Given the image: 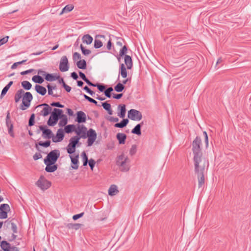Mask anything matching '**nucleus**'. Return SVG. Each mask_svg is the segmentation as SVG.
I'll use <instances>...</instances> for the list:
<instances>
[{"label":"nucleus","mask_w":251,"mask_h":251,"mask_svg":"<svg viewBox=\"0 0 251 251\" xmlns=\"http://www.w3.org/2000/svg\"><path fill=\"white\" fill-rule=\"evenodd\" d=\"M87 129L86 127L83 125H78L77 127H75V132L78 137L80 138H86L87 133Z\"/></svg>","instance_id":"9b49d317"},{"label":"nucleus","mask_w":251,"mask_h":251,"mask_svg":"<svg viewBox=\"0 0 251 251\" xmlns=\"http://www.w3.org/2000/svg\"><path fill=\"white\" fill-rule=\"evenodd\" d=\"M128 117L133 121H140L142 118L141 112L135 109H130L128 112Z\"/></svg>","instance_id":"9d476101"},{"label":"nucleus","mask_w":251,"mask_h":251,"mask_svg":"<svg viewBox=\"0 0 251 251\" xmlns=\"http://www.w3.org/2000/svg\"><path fill=\"white\" fill-rule=\"evenodd\" d=\"M50 105L52 106H56L60 108L64 107V105L60 104L59 102H52L50 104Z\"/></svg>","instance_id":"bf43d9fd"},{"label":"nucleus","mask_w":251,"mask_h":251,"mask_svg":"<svg viewBox=\"0 0 251 251\" xmlns=\"http://www.w3.org/2000/svg\"><path fill=\"white\" fill-rule=\"evenodd\" d=\"M64 136L63 131L61 129H59L57 131L56 136H52V141L55 143L61 142L63 139Z\"/></svg>","instance_id":"2eb2a0df"},{"label":"nucleus","mask_w":251,"mask_h":251,"mask_svg":"<svg viewBox=\"0 0 251 251\" xmlns=\"http://www.w3.org/2000/svg\"><path fill=\"white\" fill-rule=\"evenodd\" d=\"M35 88L36 91L38 93L41 94L42 96H44L46 94L47 90H46V88H45L44 87H43L41 85H36Z\"/></svg>","instance_id":"5701e85b"},{"label":"nucleus","mask_w":251,"mask_h":251,"mask_svg":"<svg viewBox=\"0 0 251 251\" xmlns=\"http://www.w3.org/2000/svg\"><path fill=\"white\" fill-rule=\"evenodd\" d=\"M86 136L88 137L87 146L90 147L93 145L97 139V133L95 130L90 128L88 130Z\"/></svg>","instance_id":"1a4fd4ad"},{"label":"nucleus","mask_w":251,"mask_h":251,"mask_svg":"<svg viewBox=\"0 0 251 251\" xmlns=\"http://www.w3.org/2000/svg\"><path fill=\"white\" fill-rule=\"evenodd\" d=\"M201 143V139L198 137H197L193 141L192 143V151L194 155L202 154L200 148Z\"/></svg>","instance_id":"6e6552de"},{"label":"nucleus","mask_w":251,"mask_h":251,"mask_svg":"<svg viewBox=\"0 0 251 251\" xmlns=\"http://www.w3.org/2000/svg\"><path fill=\"white\" fill-rule=\"evenodd\" d=\"M50 141H47L45 142H40L39 143V145L40 146H42V147H46V148L50 146Z\"/></svg>","instance_id":"8fccbe9b"},{"label":"nucleus","mask_w":251,"mask_h":251,"mask_svg":"<svg viewBox=\"0 0 251 251\" xmlns=\"http://www.w3.org/2000/svg\"><path fill=\"white\" fill-rule=\"evenodd\" d=\"M120 74L123 78H126L127 76L126 69L124 64L120 65Z\"/></svg>","instance_id":"473e14b6"},{"label":"nucleus","mask_w":251,"mask_h":251,"mask_svg":"<svg viewBox=\"0 0 251 251\" xmlns=\"http://www.w3.org/2000/svg\"><path fill=\"white\" fill-rule=\"evenodd\" d=\"M13 81H10L4 88L3 89H2V91H1V95H0V97H3V96L5 95L7 92L8 91V90H9V89L10 88V87H11V86L13 84Z\"/></svg>","instance_id":"7c9ffc66"},{"label":"nucleus","mask_w":251,"mask_h":251,"mask_svg":"<svg viewBox=\"0 0 251 251\" xmlns=\"http://www.w3.org/2000/svg\"><path fill=\"white\" fill-rule=\"evenodd\" d=\"M102 106H103V108L106 110H110V108H111L110 104L107 102L102 103Z\"/></svg>","instance_id":"6e6d98bb"},{"label":"nucleus","mask_w":251,"mask_h":251,"mask_svg":"<svg viewBox=\"0 0 251 251\" xmlns=\"http://www.w3.org/2000/svg\"><path fill=\"white\" fill-rule=\"evenodd\" d=\"M32 99V95L30 92L25 93L22 100L23 105H21L20 108L22 110L26 109L30 106Z\"/></svg>","instance_id":"0eeeda50"},{"label":"nucleus","mask_w":251,"mask_h":251,"mask_svg":"<svg viewBox=\"0 0 251 251\" xmlns=\"http://www.w3.org/2000/svg\"><path fill=\"white\" fill-rule=\"evenodd\" d=\"M118 109L120 110V112L118 113V116L124 118L125 117L126 112V105L125 104H120L118 106Z\"/></svg>","instance_id":"aec40b11"},{"label":"nucleus","mask_w":251,"mask_h":251,"mask_svg":"<svg viewBox=\"0 0 251 251\" xmlns=\"http://www.w3.org/2000/svg\"><path fill=\"white\" fill-rule=\"evenodd\" d=\"M86 120V116L84 112L81 111L77 112L76 121L78 123H85Z\"/></svg>","instance_id":"dca6fc26"},{"label":"nucleus","mask_w":251,"mask_h":251,"mask_svg":"<svg viewBox=\"0 0 251 251\" xmlns=\"http://www.w3.org/2000/svg\"><path fill=\"white\" fill-rule=\"evenodd\" d=\"M83 215H84V212H82V213H81L80 214H78L75 215L73 216V219L74 220H76L82 217L83 216Z\"/></svg>","instance_id":"13d9d810"},{"label":"nucleus","mask_w":251,"mask_h":251,"mask_svg":"<svg viewBox=\"0 0 251 251\" xmlns=\"http://www.w3.org/2000/svg\"><path fill=\"white\" fill-rule=\"evenodd\" d=\"M75 126L74 125H67L65 127L64 130L67 133H71L72 131L75 132Z\"/></svg>","instance_id":"72a5a7b5"},{"label":"nucleus","mask_w":251,"mask_h":251,"mask_svg":"<svg viewBox=\"0 0 251 251\" xmlns=\"http://www.w3.org/2000/svg\"><path fill=\"white\" fill-rule=\"evenodd\" d=\"M80 137L77 136H74L69 140V143L67 147V151L68 153L72 154L75 151L76 145L79 142Z\"/></svg>","instance_id":"423d86ee"},{"label":"nucleus","mask_w":251,"mask_h":251,"mask_svg":"<svg viewBox=\"0 0 251 251\" xmlns=\"http://www.w3.org/2000/svg\"><path fill=\"white\" fill-rule=\"evenodd\" d=\"M61 80H62V83L63 84V86L64 87V88H65V90L67 92H70V91L71 90V87L68 85H67V84H66V83H65V82L63 80V78H61Z\"/></svg>","instance_id":"de8ad7c7"},{"label":"nucleus","mask_w":251,"mask_h":251,"mask_svg":"<svg viewBox=\"0 0 251 251\" xmlns=\"http://www.w3.org/2000/svg\"><path fill=\"white\" fill-rule=\"evenodd\" d=\"M7 217V212L0 209V219H4Z\"/></svg>","instance_id":"c03bdc74"},{"label":"nucleus","mask_w":251,"mask_h":251,"mask_svg":"<svg viewBox=\"0 0 251 251\" xmlns=\"http://www.w3.org/2000/svg\"><path fill=\"white\" fill-rule=\"evenodd\" d=\"M8 38H9L8 36H5V37H3V38L0 39V46H2L3 44L7 43L8 41Z\"/></svg>","instance_id":"603ef678"},{"label":"nucleus","mask_w":251,"mask_h":251,"mask_svg":"<svg viewBox=\"0 0 251 251\" xmlns=\"http://www.w3.org/2000/svg\"><path fill=\"white\" fill-rule=\"evenodd\" d=\"M6 125L8 128V133L11 137H14V134L13 132V125L11 120H6Z\"/></svg>","instance_id":"f3484780"},{"label":"nucleus","mask_w":251,"mask_h":251,"mask_svg":"<svg viewBox=\"0 0 251 251\" xmlns=\"http://www.w3.org/2000/svg\"><path fill=\"white\" fill-rule=\"evenodd\" d=\"M83 96H84V98L86 100H88L89 102L93 103L95 104H97V101L96 100H94L93 99L88 97V96H87L85 94H84Z\"/></svg>","instance_id":"49530a36"},{"label":"nucleus","mask_w":251,"mask_h":251,"mask_svg":"<svg viewBox=\"0 0 251 251\" xmlns=\"http://www.w3.org/2000/svg\"><path fill=\"white\" fill-rule=\"evenodd\" d=\"M60 156V151L59 150H54L51 151L44 159V163H50V164H54L57 159Z\"/></svg>","instance_id":"39448f33"},{"label":"nucleus","mask_w":251,"mask_h":251,"mask_svg":"<svg viewBox=\"0 0 251 251\" xmlns=\"http://www.w3.org/2000/svg\"><path fill=\"white\" fill-rule=\"evenodd\" d=\"M128 122L127 119H123L120 123L116 124L114 126L116 127L123 128L127 125Z\"/></svg>","instance_id":"cd10ccee"},{"label":"nucleus","mask_w":251,"mask_h":251,"mask_svg":"<svg viewBox=\"0 0 251 251\" xmlns=\"http://www.w3.org/2000/svg\"><path fill=\"white\" fill-rule=\"evenodd\" d=\"M96 86L97 87V88H98V89L101 92H102L105 89V87L103 85H102L100 84H96Z\"/></svg>","instance_id":"e2e57ef3"},{"label":"nucleus","mask_w":251,"mask_h":251,"mask_svg":"<svg viewBox=\"0 0 251 251\" xmlns=\"http://www.w3.org/2000/svg\"><path fill=\"white\" fill-rule=\"evenodd\" d=\"M127 49L126 46H124L122 49L120 50L119 55L120 57L124 55L127 52Z\"/></svg>","instance_id":"37998d69"},{"label":"nucleus","mask_w":251,"mask_h":251,"mask_svg":"<svg viewBox=\"0 0 251 251\" xmlns=\"http://www.w3.org/2000/svg\"><path fill=\"white\" fill-rule=\"evenodd\" d=\"M27 60H24L20 62L14 63L11 66L12 69H15L17 67L18 65L23 64Z\"/></svg>","instance_id":"09e8293b"},{"label":"nucleus","mask_w":251,"mask_h":251,"mask_svg":"<svg viewBox=\"0 0 251 251\" xmlns=\"http://www.w3.org/2000/svg\"><path fill=\"white\" fill-rule=\"evenodd\" d=\"M81 226V224H71L69 226V228H72L75 229H78Z\"/></svg>","instance_id":"5fc2aeb1"},{"label":"nucleus","mask_w":251,"mask_h":251,"mask_svg":"<svg viewBox=\"0 0 251 251\" xmlns=\"http://www.w3.org/2000/svg\"><path fill=\"white\" fill-rule=\"evenodd\" d=\"M36 185L42 191L48 189L51 185L50 181L47 180L43 176H40L39 179L35 183Z\"/></svg>","instance_id":"20e7f679"},{"label":"nucleus","mask_w":251,"mask_h":251,"mask_svg":"<svg viewBox=\"0 0 251 251\" xmlns=\"http://www.w3.org/2000/svg\"><path fill=\"white\" fill-rule=\"evenodd\" d=\"M116 163L122 172H127L130 168V159L127 155L124 153L117 157Z\"/></svg>","instance_id":"f03ea898"},{"label":"nucleus","mask_w":251,"mask_h":251,"mask_svg":"<svg viewBox=\"0 0 251 251\" xmlns=\"http://www.w3.org/2000/svg\"><path fill=\"white\" fill-rule=\"evenodd\" d=\"M117 138L120 144H124L126 138V136L124 133H118L116 135Z\"/></svg>","instance_id":"b1692460"},{"label":"nucleus","mask_w":251,"mask_h":251,"mask_svg":"<svg viewBox=\"0 0 251 251\" xmlns=\"http://www.w3.org/2000/svg\"><path fill=\"white\" fill-rule=\"evenodd\" d=\"M63 111L61 109L54 108L51 115L48 121V125L50 126H54L60 117Z\"/></svg>","instance_id":"7ed1b4c3"},{"label":"nucleus","mask_w":251,"mask_h":251,"mask_svg":"<svg viewBox=\"0 0 251 251\" xmlns=\"http://www.w3.org/2000/svg\"><path fill=\"white\" fill-rule=\"evenodd\" d=\"M74 8V6L72 5H67L62 10L60 15H62L64 13L69 12L71 11Z\"/></svg>","instance_id":"e433bc0d"},{"label":"nucleus","mask_w":251,"mask_h":251,"mask_svg":"<svg viewBox=\"0 0 251 251\" xmlns=\"http://www.w3.org/2000/svg\"><path fill=\"white\" fill-rule=\"evenodd\" d=\"M25 93V91L23 89H20L17 91L14 97L15 102H18L19 101L20 99L22 98H23Z\"/></svg>","instance_id":"4be33fe9"},{"label":"nucleus","mask_w":251,"mask_h":251,"mask_svg":"<svg viewBox=\"0 0 251 251\" xmlns=\"http://www.w3.org/2000/svg\"><path fill=\"white\" fill-rule=\"evenodd\" d=\"M118 192L117 187L115 185H112L108 190V194L111 196L116 195Z\"/></svg>","instance_id":"393cba45"},{"label":"nucleus","mask_w":251,"mask_h":251,"mask_svg":"<svg viewBox=\"0 0 251 251\" xmlns=\"http://www.w3.org/2000/svg\"><path fill=\"white\" fill-rule=\"evenodd\" d=\"M71 159V162L74 164L73 166H72V167L74 169H77L78 168V166L77 165V163L78 162V155L75 156L74 157H73L72 156H70Z\"/></svg>","instance_id":"a878e982"},{"label":"nucleus","mask_w":251,"mask_h":251,"mask_svg":"<svg viewBox=\"0 0 251 251\" xmlns=\"http://www.w3.org/2000/svg\"><path fill=\"white\" fill-rule=\"evenodd\" d=\"M193 161L195 171L198 178L199 187L200 188L204 184V174L209 166V162L202 154L194 155Z\"/></svg>","instance_id":"f257e3e1"},{"label":"nucleus","mask_w":251,"mask_h":251,"mask_svg":"<svg viewBox=\"0 0 251 251\" xmlns=\"http://www.w3.org/2000/svg\"><path fill=\"white\" fill-rule=\"evenodd\" d=\"M46 165L45 170L47 172L52 173L55 171L57 169V166L54 164H50V163H45Z\"/></svg>","instance_id":"a211bd4d"},{"label":"nucleus","mask_w":251,"mask_h":251,"mask_svg":"<svg viewBox=\"0 0 251 251\" xmlns=\"http://www.w3.org/2000/svg\"><path fill=\"white\" fill-rule=\"evenodd\" d=\"M99 38H104V35H98L96 36L94 41V47L96 49L100 48L102 46V43Z\"/></svg>","instance_id":"6ab92c4d"},{"label":"nucleus","mask_w":251,"mask_h":251,"mask_svg":"<svg viewBox=\"0 0 251 251\" xmlns=\"http://www.w3.org/2000/svg\"><path fill=\"white\" fill-rule=\"evenodd\" d=\"M34 118H35V116H34V114H32L30 118H29V122H28V125L29 126H32L34 125Z\"/></svg>","instance_id":"3c124183"},{"label":"nucleus","mask_w":251,"mask_h":251,"mask_svg":"<svg viewBox=\"0 0 251 251\" xmlns=\"http://www.w3.org/2000/svg\"><path fill=\"white\" fill-rule=\"evenodd\" d=\"M60 118H61V119L59 121V125L60 126H65L67 123V117L64 115H61Z\"/></svg>","instance_id":"4c0bfd02"},{"label":"nucleus","mask_w":251,"mask_h":251,"mask_svg":"<svg viewBox=\"0 0 251 251\" xmlns=\"http://www.w3.org/2000/svg\"><path fill=\"white\" fill-rule=\"evenodd\" d=\"M40 129L42 131V136L45 139L52 138L53 133L52 131L49 129L46 128L44 126H39Z\"/></svg>","instance_id":"4468645a"},{"label":"nucleus","mask_w":251,"mask_h":251,"mask_svg":"<svg viewBox=\"0 0 251 251\" xmlns=\"http://www.w3.org/2000/svg\"><path fill=\"white\" fill-rule=\"evenodd\" d=\"M0 209L2 211H5L7 212L10 210V207L8 204H2L0 206Z\"/></svg>","instance_id":"79ce46f5"},{"label":"nucleus","mask_w":251,"mask_h":251,"mask_svg":"<svg viewBox=\"0 0 251 251\" xmlns=\"http://www.w3.org/2000/svg\"><path fill=\"white\" fill-rule=\"evenodd\" d=\"M77 67L81 69H85L86 68V62L85 60H80L76 63Z\"/></svg>","instance_id":"2f4dec72"},{"label":"nucleus","mask_w":251,"mask_h":251,"mask_svg":"<svg viewBox=\"0 0 251 251\" xmlns=\"http://www.w3.org/2000/svg\"><path fill=\"white\" fill-rule=\"evenodd\" d=\"M123 96V94H114L113 96V98L115 99H120Z\"/></svg>","instance_id":"338daca9"},{"label":"nucleus","mask_w":251,"mask_h":251,"mask_svg":"<svg viewBox=\"0 0 251 251\" xmlns=\"http://www.w3.org/2000/svg\"><path fill=\"white\" fill-rule=\"evenodd\" d=\"M22 87L25 90H28L31 89L32 87L31 84L28 81L25 80L21 83Z\"/></svg>","instance_id":"f704fd0d"},{"label":"nucleus","mask_w":251,"mask_h":251,"mask_svg":"<svg viewBox=\"0 0 251 251\" xmlns=\"http://www.w3.org/2000/svg\"><path fill=\"white\" fill-rule=\"evenodd\" d=\"M80 49H81L82 53L85 55L89 54L91 52L90 50L85 49L84 48V47L82 46V45H80Z\"/></svg>","instance_id":"a18cd8bd"},{"label":"nucleus","mask_w":251,"mask_h":251,"mask_svg":"<svg viewBox=\"0 0 251 251\" xmlns=\"http://www.w3.org/2000/svg\"><path fill=\"white\" fill-rule=\"evenodd\" d=\"M32 71H33L32 69H29V70H26V71H25L22 72L21 73V75H26L27 74L31 73Z\"/></svg>","instance_id":"0e129e2a"},{"label":"nucleus","mask_w":251,"mask_h":251,"mask_svg":"<svg viewBox=\"0 0 251 251\" xmlns=\"http://www.w3.org/2000/svg\"><path fill=\"white\" fill-rule=\"evenodd\" d=\"M42 157V155L39 153H35L33 156V158L34 160H38Z\"/></svg>","instance_id":"680f3d73"},{"label":"nucleus","mask_w":251,"mask_h":251,"mask_svg":"<svg viewBox=\"0 0 251 251\" xmlns=\"http://www.w3.org/2000/svg\"><path fill=\"white\" fill-rule=\"evenodd\" d=\"M83 89L91 96H93L95 94V93L91 90L87 86H85Z\"/></svg>","instance_id":"052dcab7"},{"label":"nucleus","mask_w":251,"mask_h":251,"mask_svg":"<svg viewBox=\"0 0 251 251\" xmlns=\"http://www.w3.org/2000/svg\"><path fill=\"white\" fill-rule=\"evenodd\" d=\"M125 63L128 69H131L132 67V61L131 57L128 55H125Z\"/></svg>","instance_id":"412c9836"},{"label":"nucleus","mask_w":251,"mask_h":251,"mask_svg":"<svg viewBox=\"0 0 251 251\" xmlns=\"http://www.w3.org/2000/svg\"><path fill=\"white\" fill-rule=\"evenodd\" d=\"M58 77H56L54 76H53L52 74H47L46 75L45 79L47 81H52L55 80L57 79Z\"/></svg>","instance_id":"ea45409f"},{"label":"nucleus","mask_w":251,"mask_h":251,"mask_svg":"<svg viewBox=\"0 0 251 251\" xmlns=\"http://www.w3.org/2000/svg\"><path fill=\"white\" fill-rule=\"evenodd\" d=\"M141 125L140 124L136 125L135 127L132 130L131 133L140 135L141 134Z\"/></svg>","instance_id":"c756f323"},{"label":"nucleus","mask_w":251,"mask_h":251,"mask_svg":"<svg viewBox=\"0 0 251 251\" xmlns=\"http://www.w3.org/2000/svg\"><path fill=\"white\" fill-rule=\"evenodd\" d=\"M137 151V146L136 145H133L129 150V154L131 156L134 155Z\"/></svg>","instance_id":"a19ab883"},{"label":"nucleus","mask_w":251,"mask_h":251,"mask_svg":"<svg viewBox=\"0 0 251 251\" xmlns=\"http://www.w3.org/2000/svg\"><path fill=\"white\" fill-rule=\"evenodd\" d=\"M83 43H86L87 45L90 44L93 41V38L89 34L85 35L82 38Z\"/></svg>","instance_id":"bb28decb"},{"label":"nucleus","mask_w":251,"mask_h":251,"mask_svg":"<svg viewBox=\"0 0 251 251\" xmlns=\"http://www.w3.org/2000/svg\"><path fill=\"white\" fill-rule=\"evenodd\" d=\"M11 228L14 233L17 232V226L14 223H11Z\"/></svg>","instance_id":"69168bd1"},{"label":"nucleus","mask_w":251,"mask_h":251,"mask_svg":"<svg viewBox=\"0 0 251 251\" xmlns=\"http://www.w3.org/2000/svg\"><path fill=\"white\" fill-rule=\"evenodd\" d=\"M95 161L94 160L92 159H90L89 161V165L91 168V169L92 170H93V168L95 166Z\"/></svg>","instance_id":"4d7b16f0"},{"label":"nucleus","mask_w":251,"mask_h":251,"mask_svg":"<svg viewBox=\"0 0 251 251\" xmlns=\"http://www.w3.org/2000/svg\"><path fill=\"white\" fill-rule=\"evenodd\" d=\"M124 88L125 87L123 84L121 83H118L114 87V90L117 92H121L124 90Z\"/></svg>","instance_id":"58836bf2"},{"label":"nucleus","mask_w":251,"mask_h":251,"mask_svg":"<svg viewBox=\"0 0 251 251\" xmlns=\"http://www.w3.org/2000/svg\"><path fill=\"white\" fill-rule=\"evenodd\" d=\"M32 80L35 83L41 84L44 82V79L39 75H34L32 77Z\"/></svg>","instance_id":"c9c22d12"},{"label":"nucleus","mask_w":251,"mask_h":251,"mask_svg":"<svg viewBox=\"0 0 251 251\" xmlns=\"http://www.w3.org/2000/svg\"><path fill=\"white\" fill-rule=\"evenodd\" d=\"M10 246V244L7 241H3L1 242L0 247L4 251H9Z\"/></svg>","instance_id":"c85d7f7f"},{"label":"nucleus","mask_w":251,"mask_h":251,"mask_svg":"<svg viewBox=\"0 0 251 251\" xmlns=\"http://www.w3.org/2000/svg\"><path fill=\"white\" fill-rule=\"evenodd\" d=\"M9 251H19V249L16 247L10 246Z\"/></svg>","instance_id":"774afa93"},{"label":"nucleus","mask_w":251,"mask_h":251,"mask_svg":"<svg viewBox=\"0 0 251 251\" xmlns=\"http://www.w3.org/2000/svg\"><path fill=\"white\" fill-rule=\"evenodd\" d=\"M41 107H43V108L40 112V115L44 117L48 116L50 113L52 109L51 107L46 103L40 104L38 105L36 108H38Z\"/></svg>","instance_id":"ddd939ff"},{"label":"nucleus","mask_w":251,"mask_h":251,"mask_svg":"<svg viewBox=\"0 0 251 251\" xmlns=\"http://www.w3.org/2000/svg\"><path fill=\"white\" fill-rule=\"evenodd\" d=\"M73 60L74 61H76V60L80 59L81 58V55L78 52H75L73 54Z\"/></svg>","instance_id":"864d4df0"},{"label":"nucleus","mask_w":251,"mask_h":251,"mask_svg":"<svg viewBox=\"0 0 251 251\" xmlns=\"http://www.w3.org/2000/svg\"><path fill=\"white\" fill-rule=\"evenodd\" d=\"M59 68L60 71L62 72H66L69 70L68 60L66 56H63L61 57Z\"/></svg>","instance_id":"f8f14e48"}]
</instances>
